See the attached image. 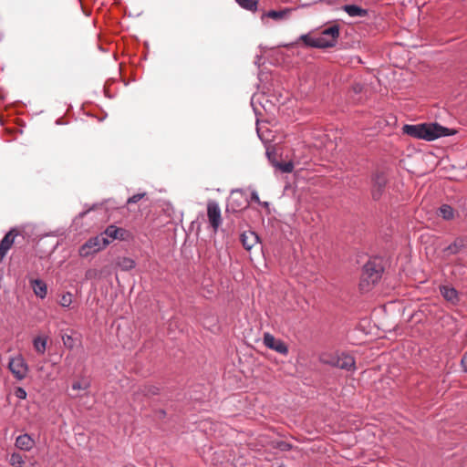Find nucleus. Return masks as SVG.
<instances>
[{
	"instance_id": "36",
	"label": "nucleus",
	"mask_w": 467,
	"mask_h": 467,
	"mask_svg": "<svg viewBox=\"0 0 467 467\" xmlns=\"http://www.w3.org/2000/svg\"><path fill=\"white\" fill-rule=\"evenodd\" d=\"M289 447H290V445H289V444H287V443H285V442H282V443L280 444V448H281V450H287Z\"/></svg>"
},
{
	"instance_id": "14",
	"label": "nucleus",
	"mask_w": 467,
	"mask_h": 467,
	"mask_svg": "<svg viewBox=\"0 0 467 467\" xmlns=\"http://www.w3.org/2000/svg\"><path fill=\"white\" fill-rule=\"evenodd\" d=\"M244 248L250 251L259 242V236L253 231L244 232L240 236Z\"/></svg>"
},
{
	"instance_id": "11",
	"label": "nucleus",
	"mask_w": 467,
	"mask_h": 467,
	"mask_svg": "<svg viewBox=\"0 0 467 467\" xmlns=\"http://www.w3.org/2000/svg\"><path fill=\"white\" fill-rule=\"evenodd\" d=\"M467 247V239L463 237L456 238L451 244L442 250L444 256H450L461 253Z\"/></svg>"
},
{
	"instance_id": "15",
	"label": "nucleus",
	"mask_w": 467,
	"mask_h": 467,
	"mask_svg": "<svg viewBox=\"0 0 467 467\" xmlns=\"http://www.w3.org/2000/svg\"><path fill=\"white\" fill-rule=\"evenodd\" d=\"M35 445V440L28 433H24L16 439V446L23 451H30Z\"/></svg>"
},
{
	"instance_id": "33",
	"label": "nucleus",
	"mask_w": 467,
	"mask_h": 467,
	"mask_svg": "<svg viewBox=\"0 0 467 467\" xmlns=\"http://www.w3.org/2000/svg\"><path fill=\"white\" fill-rule=\"evenodd\" d=\"M10 463L12 465L23 463V457L19 453H13L10 458Z\"/></svg>"
},
{
	"instance_id": "34",
	"label": "nucleus",
	"mask_w": 467,
	"mask_h": 467,
	"mask_svg": "<svg viewBox=\"0 0 467 467\" xmlns=\"http://www.w3.org/2000/svg\"><path fill=\"white\" fill-rule=\"evenodd\" d=\"M455 267L459 268V272L462 276L467 275V266L462 264H457Z\"/></svg>"
},
{
	"instance_id": "18",
	"label": "nucleus",
	"mask_w": 467,
	"mask_h": 467,
	"mask_svg": "<svg viewBox=\"0 0 467 467\" xmlns=\"http://www.w3.org/2000/svg\"><path fill=\"white\" fill-rule=\"evenodd\" d=\"M300 38L306 46L311 47L327 48L331 45L327 42H324L322 38H318V36L311 37L307 35H302Z\"/></svg>"
},
{
	"instance_id": "35",
	"label": "nucleus",
	"mask_w": 467,
	"mask_h": 467,
	"mask_svg": "<svg viewBox=\"0 0 467 467\" xmlns=\"http://www.w3.org/2000/svg\"><path fill=\"white\" fill-rule=\"evenodd\" d=\"M462 365L465 371H467V352L464 354V356L462 358Z\"/></svg>"
},
{
	"instance_id": "12",
	"label": "nucleus",
	"mask_w": 467,
	"mask_h": 467,
	"mask_svg": "<svg viewBox=\"0 0 467 467\" xmlns=\"http://www.w3.org/2000/svg\"><path fill=\"white\" fill-rule=\"evenodd\" d=\"M29 285L34 294L40 299H44L47 295V285L45 281L39 278L29 279Z\"/></svg>"
},
{
	"instance_id": "31",
	"label": "nucleus",
	"mask_w": 467,
	"mask_h": 467,
	"mask_svg": "<svg viewBox=\"0 0 467 467\" xmlns=\"http://www.w3.org/2000/svg\"><path fill=\"white\" fill-rule=\"evenodd\" d=\"M14 394L19 400H26L27 396L26 389L22 387H16Z\"/></svg>"
},
{
	"instance_id": "9",
	"label": "nucleus",
	"mask_w": 467,
	"mask_h": 467,
	"mask_svg": "<svg viewBox=\"0 0 467 467\" xmlns=\"http://www.w3.org/2000/svg\"><path fill=\"white\" fill-rule=\"evenodd\" d=\"M18 235L16 228H11L0 241V262L3 261L9 249L12 247L15 238Z\"/></svg>"
},
{
	"instance_id": "25",
	"label": "nucleus",
	"mask_w": 467,
	"mask_h": 467,
	"mask_svg": "<svg viewBox=\"0 0 467 467\" xmlns=\"http://www.w3.org/2000/svg\"><path fill=\"white\" fill-rule=\"evenodd\" d=\"M72 298H73L72 293L67 291L61 295L58 303L62 307L68 308L70 306V305L72 304Z\"/></svg>"
},
{
	"instance_id": "7",
	"label": "nucleus",
	"mask_w": 467,
	"mask_h": 467,
	"mask_svg": "<svg viewBox=\"0 0 467 467\" xmlns=\"http://www.w3.org/2000/svg\"><path fill=\"white\" fill-rule=\"evenodd\" d=\"M263 342L266 348L279 354L286 355L288 353V348L285 343L281 339L275 338L270 333L264 334Z\"/></svg>"
},
{
	"instance_id": "28",
	"label": "nucleus",
	"mask_w": 467,
	"mask_h": 467,
	"mask_svg": "<svg viewBox=\"0 0 467 467\" xmlns=\"http://www.w3.org/2000/svg\"><path fill=\"white\" fill-rule=\"evenodd\" d=\"M276 167L282 171L283 172L289 173L292 172L294 170V164L291 161L287 162H278L276 164Z\"/></svg>"
},
{
	"instance_id": "21",
	"label": "nucleus",
	"mask_w": 467,
	"mask_h": 467,
	"mask_svg": "<svg viewBox=\"0 0 467 467\" xmlns=\"http://www.w3.org/2000/svg\"><path fill=\"white\" fill-rule=\"evenodd\" d=\"M116 265L122 271H130L136 266V262L130 257H118Z\"/></svg>"
},
{
	"instance_id": "16",
	"label": "nucleus",
	"mask_w": 467,
	"mask_h": 467,
	"mask_svg": "<svg viewBox=\"0 0 467 467\" xmlns=\"http://www.w3.org/2000/svg\"><path fill=\"white\" fill-rule=\"evenodd\" d=\"M440 292L445 300L452 304H457L459 301L458 291L450 285L440 286Z\"/></svg>"
},
{
	"instance_id": "4",
	"label": "nucleus",
	"mask_w": 467,
	"mask_h": 467,
	"mask_svg": "<svg viewBox=\"0 0 467 467\" xmlns=\"http://www.w3.org/2000/svg\"><path fill=\"white\" fill-rule=\"evenodd\" d=\"M109 242L103 234L91 237L79 247L78 254L81 257H88L104 249Z\"/></svg>"
},
{
	"instance_id": "22",
	"label": "nucleus",
	"mask_w": 467,
	"mask_h": 467,
	"mask_svg": "<svg viewBox=\"0 0 467 467\" xmlns=\"http://www.w3.org/2000/svg\"><path fill=\"white\" fill-rule=\"evenodd\" d=\"M33 346L37 354L43 355L47 350V337L37 336L33 339Z\"/></svg>"
},
{
	"instance_id": "5",
	"label": "nucleus",
	"mask_w": 467,
	"mask_h": 467,
	"mask_svg": "<svg viewBox=\"0 0 467 467\" xmlns=\"http://www.w3.org/2000/svg\"><path fill=\"white\" fill-rule=\"evenodd\" d=\"M8 368L17 380L25 379L29 370L28 364L20 354L9 358Z\"/></svg>"
},
{
	"instance_id": "29",
	"label": "nucleus",
	"mask_w": 467,
	"mask_h": 467,
	"mask_svg": "<svg viewBox=\"0 0 467 467\" xmlns=\"http://www.w3.org/2000/svg\"><path fill=\"white\" fill-rule=\"evenodd\" d=\"M90 387V383L88 381L81 383L76 381L72 384V389L74 390H86Z\"/></svg>"
},
{
	"instance_id": "8",
	"label": "nucleus",
	"mask_w": 467,
	"mask_h": 467,
	"mask_svg": "<svg viewBox=\"0 0 467 467\" xmlns=\"http://www.w3.org/2000/svg\"><path fill=\"white\" fill-rule=\"evenodd\" d=\"M387 178L383 172H376L372 177V197L379 200L385 189Z\"/></svg>"
},
{
	"instance_id": "19",
	"label": "nucleus",
	"mask_w": 467,
	"mask_h": 467,
	"mask_svg": "<svg viewBox=\"0 0 467 467\" xmlns=\"http://www.w3.org/2000/svg\"><path fill=\"white\" fill-rule=\"evenodd\" d=\"M342 9L351 17H365L368 16V10L356 5H345Z\"/></svg>"
},
{
	"instance_id": "10",
	"label": "nucleus",
	"mask_w": 467,
	"mask_h": 467,
	"mask_svg": "<svg viewBox=\"0 0 467 467\" xmlns=\"http://www.w3.org/2000/svg\"><path fill=\"white\" fill-rule=\"evenodd\" d=\"M318 38H322L324 42H327L331 44L328 47H332L336 45L337 39L339 36V26L337 25H333L329 27L323 29Z\"/></svg>"
},
{
	"instance_id": "38",
	"label": "nucleus",
	"mask_w": 467,
	"mask_h": 467,
	"mask_svg": "<svg viewBox=\"0 0 467 467\" xmlns=\"http://www.w3.org/2000/svg\"><path fill=\"white\" fill-rule=\"evenodd\" d=\"M56 124H57V125H63V124H65V122L62 120V119H57L56 120Z\"/></svg>"
},
{
	"instance_id": "27",
	"label": "nucleus",
	"mask_w": 467,
	"mask_h": 467,
	"mask_svg": "<svg viewBox=\"0 0 467 467\" xmlns=\"http://www.w3.org/2000/svg\"><path fill=\"white\" fill-rule=\"evenodd\" d=\"M64 346L68 349H73L75 347V339L71 335L63 334L61 336Z\"/></svg>"
},
{
	"instance_id": "30",
	"label": "nucleus",
	"mask_w": 467,
	"mask_h": 467,
	"mask_svg": "<svg viewBox=\"0 0 467 467\" xmlns=\"http://www.w3.org/2000/svg\"><path fill=\"white\" fill-rule=\"evenodd\" d=\"M145 194H146L145 192L133 194L132 196L128 198L126 202H127V204L137 203L139 201H140L145 196Z\"/></svg>"
},
{
	"instance_id": "26",
	"label": "nucleus",
	"mask_w": 467,
	"mask_h": 467,
	"mask_svg": "<svg viewBox=\"0 0 467 467\" xmlns=\"http://www.w3.org/2000/svg\"><path fill=\"white\" fill-rule=\"evenodd\" d=\"M141 393L144 396H155L160 393V389L156 386H144L143 389H141Z\"/></svg>"
},
{
	"instance_id": "32",
	"label": "nucleus",
	"mask_w": 467,
	"mask_h": 467,
	"mask_svg": "<svg viewBox=\"0 0 467 467\" xmlns=\"http://www.w3.org/2000/svg\"><path fill=\"white\" fill-rule=\"evenodd\" d=\"M251 200H252L253 202H254L258 203V204H261V205L265 206V207H267V206H268V202H262L260 201V198H259L258 192H257L256 191H253V192H251Z\"/></svg>"
},
{
	"instance_id": "24",
	"label": "nucleus",
	"mask_w": 467,
	"mask_h": 467,
	"mask_svg": "<svg viewBox=\"0 0 467 467\" xmlns=\"http://www.w3.org/2000/svg\"><path fill=\"white\" fill-rule=\"evenodd\" d=\"M236 3L244 9L248 11H256L258 2L256 0H235Z\"/></svg>"
},
{
	"instance_id": "6",
	"label": "nucleus",
	"mask_w": 467,
	"mask_h": 467,
	"mask_svg": "<svg viewBox=\"0 0 467 467\" xmlns=\"http://www.w3.org/2000/svg\"><path fill=\"white\" fill-rule=\"evenodd\" d=\"M206 214L208 216L210 225L213 229V232L216 233L221 226L223 220L221 209L215 201H209Z\"/></svg>"
},
{
	"instance_id": "23",
	"label": "nucleus",
	"mask_w": 467,
	"mask_h": 467,
	"mask_svg": "<svg viewBox=\"0 0 467 467\" xmlns=\"http://www.w3.org/2000/svg\"><path fill=\"white\" fill-rule=\"evenodd\" d=\"M437 214L446 221H451L454 218L455 211L449 204H442L437 212Z\"/></svg>"
},
{
	"instance_id": "2",
	"label": "nucleus",
	"mask_w": 467,
	"mask_h": 467,
	"mask_svg": "<svg viewBox=\"0 0 467 467\" xmlns=\"http://www.w3.org/2000/svg\"><path fill=\"white\" fill-rule=\"evenodd\" d=\"M384 270L383 260L379 257L369 259L363 266L360 286L361 289H368L366 286L376 284L382 275Z\"/></svg>"
},
{
	"instance_id": "37",
	"label": "nucleus",
	"mask_w": 467,
	"mask_h": 467,
	"mask_svg": "<svg viewBox=\"0 0 467 467\" xmlns=\"http://www.w3.org/2000/svg\"><path fill=\"white\" fill-rule=\"evenodd\" d=\"M158 414H159V417H160V418H162V417H165L166 412H165V410H160L158 411Z\"/></svg>"
},
{
	"instance_id": "20",
	"label": "nucleus",
	"mask_w": 467,
	"mask_h": 467,
	"mask_svg": "<svg viewBox=\"0 0 467 467\" xmlns=\"http://www.w3.org/2000/svg\"><path fill=\"white\" fill-rule=\"evenodd\" d=\"M290 12V8H284L282 10H270L263 14L262 20H264L265 17H268L276 21H280L285 19Z\"/></svg>"
},
{
	"instance_id": "3",
	"label": "nucleus",
	"mask_w": 467,
	"mask_h": 467,
	"mask_svg": "<svg viewBox=\"0 0 467 467\" xmlns=\"http://www.w3.org/2000/svg\"><path fill=\"white\" fill-rule=\"evenodd\" d=\"M320 360L325 364H328L330 366L337 367L348 371L354 370L356 368L354 358L345 352L334 354L325 353L321 355Z\"/></svg>"
},
{
	"instance_id": "13",
	"label": "nucleus",
	"mask_w": 467,
	"mask_h": 467,
	"mask_svg": "<svg viewBox=\"0 0 467 467\" xmlns=\"http://www.w3.org/2000/svg\"><path fill=\"white\" fill-rule=\"evenodd\" d=\"M229 200L234 209H243L248 204L242 189L232 190Z\"/></svg>"
},
{
	"instance_id": "1",
	"label": "nucleus",
	"mask_w": 467,
	"mask_h": 467,
	"mask_svg": "<svg viewBox=\"0 0 467 467\" xmlns=\"http://www.w3.org/2000/svg\"><path fill=\"white\" fill-rule=\"evenodd\" d=\"M402 130L405 134L412 138L421 139L428 141L453 134V132H450L449 129L442 127L438 123H424L417 125L406 124L403 126Z\"/></svg>"
},
{
	"instance_id": "39",
	"label": "nucleus",
	"mask_w": 467,
	"mask_h": 467,
	"mask_svg": "<svg viewBox=\"0 0 467 467\" xmlns=\"http://www.w3.org/2000/svg\"><path fill=\"white\" fill-rule=\"evenodd\" d=\"M89 273H90V271L86 272V276L87 277L88 276Z\"/></svg>"
},
{
	"instance_id": "17",
	"label": "nucleus",
	"mask_w": 467,
	"mask_h": 467,
	"mask_svg": "<svg viewBox=\"0 0 467 467\" xmlns=\"http://www.w3.org/2000/svg\"><path fill=\"white\" fill-rule=\"evenodd\" d=\"M104 234L107 236L106 238L109 237L111 240H125L127 231L115 225H109L105 230Z\"/></svg>"
}]
</instances>
